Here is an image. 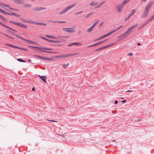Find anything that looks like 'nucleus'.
Instances as JSON below:
<instances>
[{
  "label": "nucleus",
  "mask_w": 154,
  "mask_h": 154,
  "mask_svg": "<svg viewBox=\"0 0 154 154\" xmlns=\"http://www.w3.org/2000/svg\"><path fill=\"white\" fill-rule=\"evenodd\" d=\"M151 6V4L149 3L147 6L146 7L144 12L143 14L142 17V18L146 17L147 16Z\"/></svg>",
  "instance_id": "obj_1"
},
{
  "label": "nucleus",
  "mask_w": 154,
  "mask_h": 154,
  "mask_svg": "<svg viewBox=\"0 0 154 154\" xmlns=\"http://www.w3.org/2000/svg\"><path fill=\"white\" fill-rule=\"evenodd\" d=\"M10 33H11V34L14 35H15L16 37L20 38V39L23 40V41H25L29 43L32 44H37L36 43H35V42H34V41L28 40L25 39V38H24L22 37L19 36L17 34H14L13 32H11V31H10Z\"/></svg>",
  "instance_id": "obj_2"
},
{
  "label": "nucleus",
  "mask_w": 154,
  "mask_h": 154,
  "mask_svg": "<svg viewBox=\"0 0 154 154\" xmlns=\"http://www.w3.org/2000/svg\"><path fill=\"white\" fill-rule=\"evenodd\" d=\"M137 25V24L136 23L135 25H133L130 27L125 32L126 34L129 35L133 32V29L135 28Z\"/></svg>",
  "instance_id": "obj_3"
},
{
  "label": "nucleus",
  "mask_w": 154,
  "mask_h": 154,
  "mask_svg": "<svg viewBox=\"0 0 154 154\" xmlns=\"http://www.w3.org/2000/svg\"><path fill=\"white\" fill-rule=\"evenodd\" d=\"M75 4H73L70 6H68V7L66 8L65 9H64L62 11L60 12L59 14H63L66 13L67 11H68L70 9L74 7L75 6Z\"/></svg>",
  "instance_id": "obj_4"
},
{
  "label": "nucleus",
  "mask_w": 154,
  "mask_h": 154,
  "mask_svg": "<svg viewBox=\"0 0 154 154\" xmlns=\"http://www.w3.org/2000/svg\"><path fill=\"white\" fill-rule=\"evenodd\" d=\"M124 5H123L122 3L117 5L116 6V10L119 12H121L123 9Z\"/></svg>",
  "instance_id": "obj_5"
},
{
  "label": "nucleus",
  "mask_w": 154,
  "mask_h": 154,
  "mask_svg": "<svg viewBox=\"0 0 154 154\" xmlns=\"http://www.w3.org/2000/svg\"><path fill=\"white\" fill-rule=\"evenodd\" d=\"M116 44L115 43H111L110 44L108 45H106L105 46L100 47V48H98L96 49L95 51H97L100 50H102L103 49H105L106 48H107L108 47H109L110 46H113L114 45Z\"/></svg>",
  "instance_id": "obj_6"
},
{
  "label": "nucleus",
  "mask_w": 154,
  "mask_h": 154,
  "mask_svg": "<svg viewBox=\"0 0 154 154\" xmlns=\"http://www.w3.org/2000/svg\"><path fill=\"white\" fill-rule=\"evenodd\" d=\"M77 53H71L66 54L60 55H59V58H63L66 57H68L70 56H74L76 55Z\"/></svg>",
  "instance_id": "obj_7"
},
{
  "label": "nucleus",
  "mask_w": 154,
  "mask_h": 154,
  "mask_svg": "<svg viewBox=\"0 0 154 154\" xmlns=\"http://www.w3.org/2000/svg\"><path fill=\"white\" fill-rule=\"evenodd\" d=\"M10 23H11L15 24V25H17L23 28L26 29L27 28V26L20 23L14 22L13 21H10Z\"/></svg>",
  "instance_id": "obj_8"
},
{
  "label": "nucleus",
  "mask_w": 154,
  "mask_h": 154,
  "mask_svg": "<svg viewBox=\"0 0 154 154\" xmlns=\"http://www.w3.org/2000/svg\"><path fill=\"white\" fill-rule=\"evenodd\" d=\"M34 56L35 57H38L39 59H40L43 60H53V59H51L50 58H49L48 57H43L42 56H41L40 55H35Z\"/></svg>",
  "instance_id": "obj_9"
},
{
  "label": "nucleus",
  "mask_w": 154,
  "mask_h": 154,
  "mask_svg": "<svg viewBox=\"0 0 154 154\" xmlns=\"http://www.w3.org/2000/svg\"><path fill=\"white\" fill-rule=\"evenodd\" d=\"M108 39H105L104 40H103V41H100V42H98V43H96L94 44L93 45H89L88 46V48H90V47H94V46H97V45H100L102 43H103L105 42H106V41H107L108 40Z\"/></svg>",
  "instance_id": "obj_10"
},
{
  "label": "nucleus",
  "mask_w": 154,
  "mask_h": 154,
  "mask_svg": "<svg viewBox=\"0 0 154 154\" xmlns=\"http://www.w3.org/2000/svg\"><path fill=\"white\" fill-rule=\"evenodd\" d=\"M62 30L66 32L71 33H74L75 32L74 30L70 28H63Z\"/></svg>",
  "instance_id": "obj_11"
},
{
  "label": "nucleus",
  "mask_w": 154,
  "mask_h": 154,
  "mask_svg": "<svg viewBox=\"0 0 154 154\" xmlns=\"http://www.w3.org/2000/svg\"><path fill=\"white\" fill-rule=\"evenodd\" d=\"M29 47L33 48H35L37 49H43L45 50H53L52 48H43V47H38L36 46H29Z\"/></svg>",
  "instance_id": "obj_12"
},
{
  "label": "nucleus",
  "mask_w": 154,
  "mask_h": 154,
  "mask_svg": "<svg viewBox=\"0 0 154 154\" xmlns=\"http://www.w3.org/2000/svg\"><path fill=\"white\" fill-rule=\"evenodd\" d=\"M128 36V35L126 34V33L125 32L124 33L121 34L119 36L118 38H119V40H121L124 39Z\"/></svg>",
  "instance_id": "obj_13"
},
{
  "label": "nucleus",
  "mask_w": 154,
  "mask_h": 154,
  "mask_svg": "<svg viewBox=\"0 0 154 154\" xmlns=\"http://www.w3.org/2000/svg\"><path fill=\"white\" fill-rule=\"evenodd\" d=\"M30 21L31 22V23H32L37 25L43 26H46L47 25V24L46 23L41 22H35L31 20H30Z\"/></svg>",
  "instance_id": "obj_14"
},
{
  "label": "nucleus",
  "mask_w": 154,
  "mask_h": 154,
  "mask_svg": "<svg viewBox=\"0 0 154 154\" xmlns=\"http://www.w3.org/2000/svg\"><path fill=\"white\" fill-rule=\"evenodd\" d=\"M46 37L50 38L58 39L59 38H65V36H58L46 35Z\"/></svg>",
  "instance_id": "obj_15"
},
{
  "label": "nucleus",
  "mask_w": 154,
  "mask_h": 154,
  "mask_svg": "<svg viewBox=\"0 0 154 154\" xmlns=\"http://www.w3.org/2000/svg\"><path fill=\"white\" fill-rule=\"evenodd\" d=\"M131 13L127 17H125L124 19V20H127L128 19H129L131 16H132L136 12V10L134 9H133L131 11Z\"/></svg>",
  "instance_id": "obj_16"
},
{
  "label": "nucleus",
  "mask_w": 154,
  "mask_h": 154,
  "mask_svg": "<svg viewBox=\"0 0 154 154\" xmlns=\"http://www.w3.org/2000/svg\"><path fill=\"white\" fill-rule=\"evenodd\" d=\"M46 9V8L45 7H37L34 8L32 10L34 11H39L40 10H45Z\"/></svg>",
  "instance_id": "obj_17"
},
{
  "label": "nucleus",
  "mask_w": 154,
  "mask_h": 154,
  "mask_svg": "<svg viewBox=\"0 0 154 154\" xmlns=\"http://www.w3.org/2000/svg\"><path fill=\"white\" fill-rule=\"evenodd\" d=\"M15 3L19 4H23L25 3L24 0H12Z\"/></svg>",
  "instance_id": "obj_18"
},
{
  "label": "nucleus",
  "mask_w": 154,
  "mask_h": 154,
  "mask_svg": "<svg viewBox=\"0 0 154 154\" xmlns=\"http://www.w3.org/2000/svg\"><path fill=\"white\" fill-rule=\"evenodd\" d=\"M0 7L2 8H4V9H5V10L7 11H8L7 9L6 8H8L9 9H10V6L8 5H5L4 4L2 3H0Z\"/></svg>",
  "instance_id": "obj_19"
},
{
  "label": "nucleus",
  "mask_w": 154,
  "mask_h": 154,
  "mask_svg": "<svg viewBox=\"0 0 154 154\" xmlns=\"http://www.w3.org/2000/svg\"><path fill=\"white\" fill-rule=\"evenodd\" d=\"M38 76L44 82H46V79L47 78V77L46 76H41L38 75Z\"/></svg>",
  "instance_id": "obj_20"
},
{
  "label": "nucleus",
  "mask_w": 154,
  "mask_h": 154,
  "mask_svg": "<svg viewBox=\"0 0 154 154\" xmlns=\"http://www.w3.org/2000/svg\"><path fill=\"white\" fill-rule=\"evenodd\" d=\"M74 45H81V44L79 42H73V43H71L69 44L68 45V46H72Z\"/></svg>",
  "instance_id": "obj_21"
},
{
  "label": "nucleus",
  "mask_w": 154,
  "mask_h": 154,
  "mask_svg": "<svg viewBox=\"0 0 154 154\" xmlns=\"http://www.w3.org/2000/svg\"><path fill=\"white\" fill-rule=\"evenodd\" d=\"M105 3V1H103L100 3L97 6L95 7L94 8V9H96L97 8H100L102 5L104 4Z\"/></svg>",
  "instance_id": "obj_22"
},
{
  "label": "nucleus",
  "mask_w": 154,
  "mask_h": 154,
  "mask_svg": "<svg viewBox=\"0 0 154 154\" xmlns=\"http://www.w3.org/2000/svg\"><path fill=\"white\" fill-rule=\"evenodd\" d=\"M107 36H108L107 35V34H106L104 35H103L102 37L97 38L96 39H95V40H94V41H99L101 39L103 38H104L106 37Z\"/></svg>",
  "instance_id": "obj_23"
},
{
  "label": "nucleus",
  "mask_w": 154,
  "mask_h": 154,
  "mask_svg": "<svg viewBox=\"0 0 154 154\" xmlns=\"http://www.w3.org/2000/svg\"><path fill=\"white\" fill-rule=\"evenodd\" d=\"M10 15L15 16V17H19L21 16L20 15L16 14L15 13L11 11H10Z\"/></svg>",
  "instance_id": "obj_24"
},
{
  "label": "nucleus",
  "mask_w": 154,
  "mask_h": 154,
  "mask_svg": "<svg viewBox=\"0 0 154 154\" xmlns=\"http://www.w3.org/2000/svg\"><path fill=\"white\" fill-rule=\"evenodd\" d=\"M49 42H54L55 43H60L61 42V40H50Z\"/></svg>",
  "instance_id": "obj_25"
},
{
  "label": "nucleus",
  "mask_w": 154,
  "mask_h": 154,
  "mask_svg": "<svg viewBox=\"0 0 154 154\" xmlns=\"http://www.w3.org/2000/svg\"><path fill=\"white\" fill-rule=\"evenodd\" d=\"M98 4V3L97 2H91L90 4V6H95Z\"/></svg>",
  "instance_id": "obj_26"
},
{
  "label": "nucleus",
  "mask_w": 154,
  "mask_h": 154,
  "mask_svg": "<svg viewBox=\"0 0 154 154\" xmlns=\"http://www.w3.org/2000/svg\"><path fill=\"white\" fill-rule=\"evenodd\" d=\"M0 12L2 13L5 14L9 15V13L5 11L4 10L1 9V8H0Z\"/></svg>",
  "instance_id": "obj_27"
},
{
  "label": "nucleus",
  "mask_w": 154,
  "mask_h": 154,
  "mask_svg": "<svg viewBox=\"0 0 154 154\" xmlns=\"http://www.w3.org/2000/svg\"><path fill=\"white\" fill-rule=\"evenodd\" d=\"M94 28L91 26L87 30V32H90L92 31Z\"/></svg>",
  "instance_id": "obj_28"
},
{
  "label": "nucleus",
  "mask_w": 154,
  "mask_h": 154,
  "mask_svg": "<svg viewBox=\"0 0 154 154\" xmlns=\"http://www.w3.org/2000/svg\"><path fill=\"white\" fill-rule=\"evenodd\" d=\"M21 20L22 21L24 22H25V23H31V22L30 21V20H29V21L23 18H21Z\"/></svg>",
  "instance_id": "obj_29"
},
{
  "label": "nucleus",
  "mask_w": 154,
  "mask_h": 154,
  "mask_svg": "<svg viewBox=\"0 0 154 154\" xmlns=\"http://www.w3.org/2000/svg\"><path fill=\"white\" fill-rule=\"evenodd\" d=\"M130 1V0H125L122 3L123 5H124L125 6L126 4L128 2Z\"/></svg>",
  "instance_id": "obj_30"
},
{
  "label": "nucleus",
  "mask_w": 154,
  "mask_h": 154,
  "mask_svg": "<svg viewBox=\"0 0 154 154\" xmlns=\"http://www.w3.org/2000/svg\"><path fill=\"white\" fill-rule=\"evenodd\" d=\"M93 14L92 13H89L88 14H87L86 15L85 17V18H87L88 17H89L91 16Z\"/></svg>",
  "instance_id": "obj_31"
},
{
  "label": "nucleus",
  "mask_w": 154,
  "mask_h": 154,
  "mask_svg": "<svg viewBox=\"0 0 154 154\" xmlns=\"http://www.w3.org/2000/svg\"><path fill=\"white\" fill-rule=\"evenodd\" d=\"M99 21V20H97L96 21L94 24H93L92 26V27H93L94 28L95 27V26H96V24H97V23H98V21Z\"/></svg>",
  "instance_id": "obj_32"
},
{
  "label": "nucleus",
  "mask_w": 154,
  "mask_h": 154,
  "mask_svg": "<svg viewBox=\"0 0 154 154\" xmlns=\"http://www.w3.org/2000/svg\"><path fill=\"white\" fill-rule=\"evenodd\" d=\"M50 22L53 23H60V21L57 20V21H52V20H50L49 21Z\"/></svg>",
  "instance_id": "obj_33"
},
{
  "label": "nucleus",
  "mask_w": 154,
  "mask_h": 154,
  "mask_svg": "<svg viewBox=\"0 0 154 154\" xmlns=\"http://www.w3.org/2000/svg\"><path fill=\"white\" fill-rule=\"evenodd\" d=\"M31 5L30 4H26L24 5V6L26 7H31Z\"/></svg>",
  "instance_id": "obj_34"
},
{
  "label": "nucleus",
  "mask_w": 154,
  "mask_h": 154,
  "mask_svg": "<svg viewBox=\"0 0 154 154\" xmlns=\"http://www.w3.org/2000/svg\"><path fill=\"white\" fill-rule=\"evenodd\" d=\"M17 60L18 61L22 62H25V61L24 60L20 59V58H18L17 59Z\"/></svg>",
  "instance_id": "obj_35"
},
{
  "label": "nucleus",
  "mask_w": 154,
  "mask_h": 154,
  "mask_svg": "<svg viewBox=\"0 0 154 154\" xmlns=\"http://www.w3.org/2000/svg\"><path fill=\"white\" fill-rule=\"evenodd\" d=\"M40 51H42L43 52H45V53H52V51H44L42 50H40Z\"/></svg>",
  "instance_id": "obj_36"
},
{
  "label": "nucleus",
  "mask_w": 154,
  "mask_h": 154,
  "mask_svg": "<svg viewBox=\"0 0 154 154\" xmlns=\"http://www.w3.org/2000/svg\"><path fill=\"white\" fill-rule=\"evenodd\" d=\"M10 47H12V48H17L18 49H19V47L17 46H14V45H10Z\"/></svg>",
  "instance_id": "obj_37"
},
{
  "label": "nucleus",
  "mask_w": 154,
  "mask_h": 154,
  "mask_svg": "<svg viewBox=\"0 0 154 154\" xmlns=\"http://www.w3.org/2000/svg\"><path fill=\"white\" fill-rule=\"evenodd\" d=\"M116 32V31H114V30H113V31H112L110 32H109V33H107V36H109L110 35H111V34H112V33H114V32Z\"/></svg>",
  "instance_id": "obj_38"
},
{
  "label": "nucleus",
  "mask_w": 154,
  "mask_h": 154,
  "mask_svg": "<svg viewBox=\"0 0 154 154\" xmlns=\"http://www.w3.org/2000/svg\"><path fill=\"white\" fill-rule=\"evenodd\" d=\"M116 32V31H114V30H113V31H112L110 32H109V33H107V36H109L110 35H111V34H112V33H114V32Z\"/></svg>",
  "instance_id": "obj_39"
},
{
  "label": "nucleus",
  "mask_w": 154,
  "mask_h": 154,
  "mask_svg": "<svg viewBox=\"0 0 154 154\" xmlns=\"http://www.w3.org/2000/svg\"><path fill=\"white\" fill-rule=\"evenodd\" d=\"M40 37L41 38H42V39H43L44 40H45L46 41H48L49 42V41L50 40H49V39H48L47 38H45L44 37H43L40 36Z\"/></svg>",
  "instance_id": "obj_40"
},
{
  "label": "nucleus",
  "mask_w": 154,
  "mask_h": 154,
  "mask_svg": "<svg viewBox=\"0 0 154 154\" xmlns=\"http://www.w3.org/2000/svg\"><path fill=\"white\" fill-rule=\"evenodd\" d=\"M19 49L21 50H22L24 51H27L28 50V49H26L23 48H21L20 47H19Z\"/></svg>",
  "instance_id": "obj_41"
},
{
  "label": "nucleus",
  "mask_w": 154,
  "mask_h": 154,
  "mask_svg": "<svg viewBox=\"0 0 154 154\" xmlns=\"http://www.w3.org/2000/svg\"><path fill=\"white\" fill-rule=\"evenodd\" d=\"M19 49L21 50H22L24 51H27L28 50V49H26L23 48H21L20 47H19Z\"/></svg>",
  "instance_id": "obj_42"
},
{
  "label": "nucleus",
  "mask_w": 154,
  "mask_h": 154,
  "mask_svg": "<svg viewBox=\"0 0 154 154\" xmlns=\"http://www.w3.org/2000/svg\"><path fill=\"white\" fill-rule=\"evenodd\" d=\"M0 18L3 20H5V17H2V16H1L0 15Z\"/></svg>",
  "instance_id": "obj_43"
},
{
  "label": "nucleus",
  "mask_w": 154,
  "mask_h": 154,
  "mask_svg": "<svg viewBox=\"0 0 154 154\" xmlns=\"http://www.w3.org/2000/svg\"><path fill=\"white\" fill-rule=\"evenodd\" d=\"M154 17H153L152 16L151 17L149 20H148L149 22L151 21L153 19Z\"/></svg>",
  "instance_id": "obj_44"
},
{
  "label": "nucleus",
  "mask_w": 154,
  "mask_h": 154,
  "mask_svg": "<svg viewBox=\"0 0 154 154\" xmlns=\"http://www.w3.org/2000/svg\"><path fill=\"white\" fill-rule=\"evenodd\" d=\"M2 26H4L5 27H6V28H7L10 29V27H9L8 26H6V25H5V24H3Z\"/></svg>",
  "instance_id": "obj_45"
},
{
  "label": "nucleus",
  "mask_w": 154,
  "mask_h": 154,
  "mask_svg": "<svg viewBox=\"0 0 154 154\" xmlns=\"http://www.w3.org/2000/svg\"><path fill=\"white\" fill-rule=\"evenodd\" d=\"M68 65L69 64H63V67L64 68H66V66Z\"/></svg>",
  "instance_id": "obj_46"
},
{
  "label": "nucleus",
  "mask_w": 154,
  "mask_h": 154,
  "mask_svg": "<svg viewBox=\"0 0 154 154\" xmlns=\"http://www.w3.org/2000/svg\"><path fill=\"white\" fill-rule=\"evenodd\" d=\"M149 20H147V21H146V22H145V23H144V25L145 26L146 25H147V24L148 23H149Z\"/></svg>",
  "instance_id": "obj_47"
},
{
  "label": "nucleus",
  "mask_w": 154,
  "mask_h": 154,
  "mask_svg": "<svg viewBox=\"0 0 154 154\" xmlns=\"http://www.w3.org/2000/svg\"><path fill=\"white\" fill-rule=\"evenodd\" d=\"M149 20H147V21H146V22H145V23H144V25L145 26L146 25H147V24L148 23H149Z\"/></svg>",
  "instance_id": "obj_48"
},
{
  "label": "nucleus",
  "mask_w": 154,
  "mask_h": 154,
  "mask_svg": "<svg viewBox=\"0 0 154 154\" xmlns=\"http://www.w3.org/2000/svg\"><path fill=\"white\" fill-rule=\"evenodd\" d=\"M149 20H147V21H146V22H145V23H144V25L145 26L146 25H147V24L148 23H149Z\"/></svg>",
  "instance_id": "obj_49"
},
{
  "label": "nucleus",
  "mask_w": 154,
  "mask_h": 154,
  "mask_svg": "<svg viewBox=\"0 0 154 154\" xmlns=\"http://www.w3.org/2000/svg\"><path fill=\"white\" fill-rule=\"evenodd\" d=\"M149 20H147V21H146V22H145V23H144V25L145 26L146 25H147V24L148 23H149Z\"/></svg>",
  "instance_id": "obj_50"
},
{
  "label": "nucleus",
  "mask_w": 154,
  "mask_h": 154,
  "mask_svg": "<svg viewBox=\"0 0 154 154\" xmlns=\"http://www.w3.org/2000/svg\"><path fill=\"white\" fill-rule=\"evenodd\" d=\"M82 11H79V12H78L76 13L75 14H79L80 13H82Z\"/></svg>",
  "instance_id": "obj_51"
},
{
  "label": "nucleus",
  "mask_w": 154,
  "mask_h": 154,
  "mask_svg": "<svg viewBox=\"0 0 154 154\" xmlns=\"http://www.w3.org/2000/svg\"><path fill=\"white\" fill-rule=\"evenodd\" d=\"M127 55L129 56H131L133 55V53H131L128 54Z\"/></svg>",
  "instance_id": "obj_52"
},
{
  "label": "nucleus",
  "mask_w": 154,
  "mask_h": 154,
  "mask_svg": "<svg viewBox=\"0 0 154 154\" xmlns=\"http://www.w3.org/2000/svg\"><path fill=\"white\" fill-rule=\"evenodd\" d=\"M103 23H104L103 22L100 23V25H99V27H101L102 26L103 24Z\"/></svg>",
  "instance_id": "obj_53"
},
{
  "label": "nucleus",
  "mask_w": 154,
  "mask_h": 154,
  "mask_svg": "<svg viewBox=\"0 0 154 154\" xmlns=\"http://www.w3.org/2000/svg\"><path fill=\"white\" fill-rule=\"evenodd\" d=\"M53 58H59V55L54 56L53 57Z\"/></svg>",
  "instance_id": "obj_54"
},
{
  "label": "nucleus",
  "mask_w": 154,
  "mask_h": 154,
  "mask_svg": "<svg viewBox=\"0 0 154 154\" xmlns=\"http://www.w3.org/2000/svg\"><path fill=\"white\" fill-rule=\"evenodd\" d=\"M126 102V100H122L121 101V102H122L123 103H125Z\"/></svg>",
  "instance_id": "obj_55"
},
{
  "label": "nucleus",
  "mask_w": 154,
  "mask_h": 154,
  "mask_svg": "<svg viewBox=\"0 0 154 154\" xmlns=\"http://www.w3.org/2000/svg\"><path fill=\"white\" fill-rule=\"evenodd\" d=\"M60 23H66V21H60Z\"/></svg>",
  "instance_id": "obj_56"
},
{
  "label": "nucleus",
  "mask_w": 154,
  "mask_h": 154,
  "mask_svg": "<svg viewBox=\"0 0 154 154\" xmlns=\"http://www.w3.org/2000/svg\"><path fill=\"white\" fill-rule=\"evenodd\" d=\"M115 104H116L118 103V101L117 100H115L114 101Z\"/></svg>",
  "instance_id": "obj_57"
},
{
  "label": "nucleus",
  "mask_w": 154,
  "mask_h": 154,
  "mask_svg": "<svg viewBox=\"0 0 154 154\" xmlns=\"http://www.w3.org/2000/svg\"><path fill=\"white\" fill-rule=\"evenodd\" d=\"M27 61L28 63H31V60L30 59H28L27 60Z\"/></svg>",
  "instance_id": "obj_58"
},
{
  "label": "nucleus",
  "mask_w": 154,
  "mask_h": 154,
  "mask_svg": "<svg viewBox=\"0 0 154 154\" xmlns=\"http://www.w3.org/2000/svg\"><path fill=\"white\" fill-rule=\"evenodd\" d=\"M52 53H54V54H58V52H54L52 51Z\"/></svg>",
  "instance_id": "obj_59"
},
{
  "label": "nucleus",
  "mask_w": 154,
  "mask_h": 154,
  "mask_svg": "<svg viewBox=\"0 0 154 154\" xmlns=\"http://www.w3.org/2000/svg\"><path fill=\"white\" fill-rule=\"evenodd\" d=\"M121 28H120V27H118L117 29H116V30H114V31H116V32L118 30H119V29H120Z\"/></svg>",
  "instance_id": "obj_60"
},
{
  "label": "nucleus",
  "mask_w": 154,
  "mask_h": 154,
  "mask_svg": "<svg viewBox=\"0 0 154 154\" xmlns=\"http://www.w3.org/2000/svg\"><path fill=\"white\" fill-rule=\"evenodd\" d=\"M3 34L5 36H7L8 37H10V36H8V35H6L4 33H3Z\"/></svg>",
  "instance_id": "obj_61"
},
{
  "label": "nucleus",
  "mask_w": 154,
  "mask_h": 154,
  "mask_svg": "<svg viewBox=\"0 0 154 154\" xmlns=\"http://www.w3.org/2000/svg\"><path fill=\"white\" fill-rule=\"evenodd\" d=\"M10 10L14 11V10H16L15 9L13 8H10Z\"/></svg>",
  "instance_id": "obj_62"
},
{
  "label": "nucleus",
  "mask_w": 154,
  "mask_h": 154,
  "mask_svg": "<svg viewBox=\"0 0 154 154\" xmlns=\"http://www.w3.org/2000/svg\"><path fill=\"white\" fill-rule=\"evenodd\" d=\"M143 27L142 26L141 27H139V28L138 29H141L142 28H143Z\"/></svg>",
  "instance_id": "obj_63"
},
{
  "label": "nucleus",
  "mask_w": 154,
  "mask_h": 154,
  "mask_svg": "<svg viewBox=\"0 0 154 154\" xmlns=\"http://www.w3.org/2000/svg\"><path fill=\"white\" fill-rule=\"evenodd\" d=\"M32 90L33 91H34L35 90V88L34 87H33L32 88Z\"/></svg>",
  "instance_id": "obj_64"
}]
</instances>
